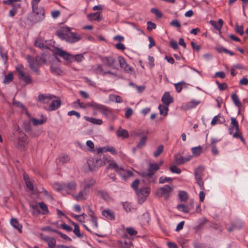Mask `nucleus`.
I'll return each mask as SVG.
<instances>
[{"label": "nucleus", "instance_id": "f257e3e1", "mask_svg": "<svg viewBox=\"0 0 248 248\" xmlns=\"http://www.w3.org/2000/svg\"><path fill=\"white\" fill-rule=\"evenodd\" d=\"M49 55L48 53H43L40 55H37L35 58L28 55L26 60L29 63L30 68L37 75L40 74L39 67L46 63L47 58Z\"/></svg>", "mask_w": 248, "mask_h": 248}, {"label": "nucleus", "instance_id": "f03ea898", "mask_svg": "<svg viewBox=\"0 0 248 248\" xmlns=\"http://www.w3.org/2000/svg\"><path fill=\"white\" fill-rule=\"evenodd\" d=\"M60 39L69 43H74L78 42L81 39V36L77 33L71 31V29L67 26L63 27L61 30L56 32Z\"/></svg>", "mask_w": 248, "mask_h": 248}, {"label": "nucleus", "instance_id": "7ed1b4c3", "mask_svg": "<svg viewBox=\"0 0 248 248\" xmlns=\"http://www.w3.org/2000/svg\"><path fill=\"white\" fill-rule=\"evenodd\" d=\"M52 52L56 55H59V56L70 62L75 61L77 62H80L84 58L83 55L81 54L73 56L72 54L68 53L66 51L58 47H54L52 50Z\"/></svg>", "mask_w": 248, "mask_h": 248}, {"label": "nucleus", "instance_id": "20e7f679", "mask_svg": "<svg viewBox=\"0 0 248 248\" xmlns=\"http://www.w3.org/2000/svg\"><path fill=\"white\" fill-rule=\"evenodd\" d=\"M87 105L92 108L93 109L98 110L107 118H112L114 116L112 109L106 106L97 104L93 101L87 103Z\"/></svg>", "mask_w": 248, "mask_h": 248}, {"label": "nucleus", "instance_id": "39448f33", "mask_svg": "<svg viewBox=\"0 0 248 248\" xmlns=\"http://www.w3.org/2000/svg\"><path fill=\"white\" fill-rule=\"evenodd\" d=\"M231 123L229 128V134L232 135L233 133L234 129H235V132L233 134V137L236 139H239L243 144H246V141L242 136V133L240 131L238 122L237 120L233 117L231 119Z\"/></svg>", "mask_w": 248, "mask_h": 248}, {"label": "nucleus", "instance_id": "423d86ee", "mask_svg": "<svg viewBox=\"0 0 248 248\" xmlns=\"http://www.w3.org/2000/svg\"><path fill=\"white\" fill-rule=\"evenodd\" d=\"M109 160L107 156H102L100 155L97 157L95 161H94L93 159L89 160L88 162V164L90 170L93 171L95 170L96 168L97 169L101 166L105 165L106 163Z\"/></svg>", "mask_w": 248, "mask_h": 248}, {"label": "nucleus", "instance_id": "0eeeda50", "mask_svg": "<svg viewBox=\"0 0 248 248\" xmlns=\"http://www.w3.org/2000/svg\"><path fill=\"white\" fill-rule=\"evenodd\" d=\"M30 207L32 209L31 213L33 216H37L39 214L46 215L49 213L47 205L43 202H39L38 205L31 204Z\"/></svg>", "mask_w": 248, "mask_h": 248}, {"label": "nucleus", "instance_id": "6e6552de", "mask_svg": "<svg viewBox=\"0 0 248 248\" xmlns=\"http://www.w3.org/2000/svg\"><path fill=\"white\" fill-rule=\"evenodd\" d=\"M99 58L104 66L112 69L118 70L117 60L113 56H100Z\"/></svg>", "mask_w": 248, "mask_h": 248}, {"label": "nucleus", "instance_id": "1a4fd4ad", "mask_svg": "<svg viewBox=\"0 0 248 248\" xmlns=\"http://www.w3.org/2000/svg\"><path fill=\"white\" fill-rule=\"evenodd\" d=\"M16 70L18 73V79L24 82V86L33 83L32 77L29 74H26L23 70L18 67H16Z\"/></svg>", "mask_w": 248, "mask_h": 248}, {"label": "nucleus", "instance_id": "9d476101", "mask_svg": "<svg viewBox=\"0 0 248 248\" xmlns=\"http://www.w3.org/2000/svg\"><path fill=\"white\" fill-rule=\"evenodd\" d=\"M172 190V187L170 186L166 185L157 189L156 191V195L159 197H164L165 200L167 201L170 198V193Z\"/></svg>", "mask_w": 248, "mask_h": 248}, {"label": "nucleus", "instance_id": "9b49d317", "mask_svg": "<svg viewBox=\"0 0 248 248\" xmlns=\"http://www.w3.org/2000/svg\"><path fill=\"white\" fill-rule=\"evenodd\" d=\"M163 164V161H160L158 163H154L150 164L148 172L144 174V177L148 179H151L153 175H154L155 172L158 170L160 167Z\"/></svg>", "mask_w": 248, "mask_h": 248}, {"label": "nucleus", "instance_id": "f8f14e48", "mask_svg": "<svg viewBox=\"0 0 248 248\" xmlns=\"http://www.w3.org/2000/svg\"><path fill=\"white\" fill-rule=\"evenodd\" d=\"M151 189L149 187L140 188L136 193L138 197V201L140 203H142L146 200L150 193Z\"/></svg>", "mask_w": 248, "mask_h": 248}, {"label": "nucleus", "instance_id": "ddd939ff", "mask_svg": "<svg viewBox=\"0 0 248 248\" xmlns=\"http://www.w3.org/2000/svg\"><path fill=\"white\" fill-rule=\"evenodd\" d=\"M32 12L34 14L35 22H41L45 18V10L42 7H37L36 9H32Z\"/></svg>", "mask_w": 248, "mask_h": 248}, {"label": "nucleus", "instance_id": "4468645a", "mask_svg": "<svg viewBox=\"0 0 248 248\" xmlns=\"http://www.w3.org/2000/svg\"><path fill=\"white\" fill-rule=\"evenodd\" d=\"M118 60L120 66V67L124 70L125 73L132 74L135 73L134 69L133 67L129 66L127 63L126 60L122 56H119Z\"/></svg>", "mask_w": 248, "mask_h": 248}, {"label": "nucleus", "instance_id": "2eb2a0df", "mask_svg": "<svg viewBox=\"0 0 248 248\" xmlns=\"http://www.w3.org/2000/svg\"><path fill=\"white\" fill-rule=\"evenodd\" d=\"M117 245L119 248H132L133 247L131 239H120L118 240Z\"/></svg>", "mask_w": 248, "mask_h": 248}, {"label": "nucleus", "instance_id": "dca6fc26", "mask_svg": "<svg viewBox=\"0 0 248 248\" xmlns=\"http://www.w3.org/2000/svg\"><path fill=\"white\" fill-rule=\"evenodd\" d=\"M28 139V136L24 132H21L17 140L18 147L23 149L25 147Z\"/></svg>", "mask_w": 248, "mask_h": 248}, {"label": "nucleus", "instance_id": "f3484780", "mask_svg": "<svg viewBox=\"0 0 248 248\" xmlns=\"http://www.w3.org/2000/svg\"><path fill=\"white\" fill-rule=\"evenodd\" d=\"M243 227V223L239 220H236L232 222L227 230L229 232H231L234 230H241Z\"/></svg>", "mask_w": 248, "mask_h": 248}, {"label": "nucleus", "instance_id": "a211bd4d", "mask_svg": "<svg viewBox=\"0 0 248 248\" xmlns=\"http://www.w3.org/2000/svg\"><path fill=\"white\" fill-rule=\"evenodd\" d=\"M102 215L106 219L110 220L115 219V214L114 211L108 208L103 210L101 212Z\"/></svg>", "mask_w": 248, "mask_h": 248}, {"label": "nucleus", "instance_id": "6ab92c4d", "mask_svg": "<svg viewBox=\"0 0 248 248\" xmlns=\"http://www.w3.org/2000/svg\"><path fill=\"white\" fill-rule=\"evenodd\" d=\"M193 202L191 201L189 205H186L184 204H180L177 206V209L185 213H188L191 209L193 208Z\"/></svg>", "mask_w": 248, "mask_h": 248}, {"label": "nucleus", "instance_id": "aec40b11", "mask_svg": "<svg viewBox=\"0 0 248 248\" xmlns=\"http://www.w3.org/2000/svg\"><path fill=\"white\" fill-rule=\"evenodd\" d=\"M161 101L164 105L169 106L170 104L173 102V98L170 96L169 92H166L162 96Z\"/></svg>", "mask_w": 248, "mask_h": 248}, {"label": "nucleus", "instance_id": "412c9836", "mask_svg": "<svg viewBox=\"0 0 248 248\" xmlns=\"http://www.w3.org/2000/svg\"><path fill=\"white\" fill-rule=\"evenodd\" d=\"M96 195L106 202H109L111 199L108 193L103 190H97L96 191Z\"/></svg>", "mask_w": 248, "mask_h": 248}, {"label": "nucleus", "instance_id": "4be33fe9", "mask_svg": "<svg viewBox=\"0 0 248 248\" xmlns=\"http://www.w3.org/2000/svg\"><path fill=\"white\" fill-rule=\"evenodd\" d=\"M55 97L56 96L53 95H47L44 94H40L38 96V100L40 102L45 104L47 103L49 101H50L53 98Z\"/></svg>", "mask_w": 248, "mask_h": 248}, {"label": "nucleus", "instance_id": "5701e85b", "mask_svg": "<svg viewBox=\"0 0 248 248\" xmlns=\"http://www.w3.org/2000/svg\"><path fill=\"white\" fill-rule=\"evenodd\" d=\"M61 101L59 100H52L49 104L47 110L51 111L57 109L61 105Z\"/></svg>", "mask_w": 248, "mask_h": 248}, {"label": "nucleus", "instance_id": "b1692460", "mask_svg": "<svg viewBox=\"0 0 248 248\" xmlns=\"http://www.w3.org/2000/svg\"><path fill=\"white\" fill-rule=\"evenodd\" d=\"M89 194V192L84 191V189L83 188L78 192V195L74 196V198L78 201L85 200L86 199V196Z\"/></svg>", "mask_w": 248, "mask_h": 248}, {"label": "nucleus", "instance_id": "393cba45", "mask_svg": "<svg viewBox=\"0 0 248 248\" xmlns=\"http://www.w3.org/2000/svg\"><path fill=\"white\" fill-rule=\"evenodd\" d=\"M191 159V156H188L187 157H185L182 156H179V157H177L176 155H175V161L177 165L184 164L185 163L189 161Z\"/></svg>", "mask_w": 248, "mask_h": 248}, {"label": "nucleus", "instance_id": "a878e982", "mask_svg": "<svg viewBox=\"0 0 248 248\" xmlns=\"http://www.w3.org/2000/svg\"><path fill=\"white\" fill-rule=\"evenodd\" d=\"M117 136L118 137H122L123 139L128 138L129 134L128 131L125 129H122L121 126H120L116 132Z\"/></svg>", "mask_w": 248, "mask_h": 248}, {"label": "nucleus", "instance_id": "bb28decb", "mask_svg": "<svg viewBox=\"0 0 248 248\" xmlns=\"http://www.w3.org/2000/svg\"><path fill=\"white\" fill-rule=\"evenodd\" d=\"M225 122V118L220 114L215 116L212 119L211 124L212 125H215L217 123L223 124Z\"/></svg>", "mask_w": 248, "mask_h": 248}, {"label": "nucleus", "instance_id": "cd10ccee", "mask_svg": "<svg viewBox=\"0 0 248 248\" xmlns=\"http://www.w3.org/2000/svg\"><path fill=\"white\" fill-rule=\"evenodd\" d=\"M77 185L76 183L72 181L69 182L66 184H63V187L64 188V190H75L77 188Z\"/></svg>", "mask_w": 248, "mask_h": 248}, {"label": "nucleus", "instance_id": "c85d7f7f", "mask_svg": "<svg viewBox=\"0 0 248 248\" xmlns=\"http://www.w3.org/2000/svg\"><path fill=\"white\" fill-rule=\"evenodd\" d=\"M88 18L91 21H98L101 20L100 18V13L96 12L94 13H91L87 16Z\"/></svg>", "mask_w": 248, "mask_h": 248}, {"label": "nucleus", "instance_id": "c756f323", "mask_svg": "<svg viewBox=\"0 0 248 248\" xmlns=\"http://www.w3.org/2000/svg\"><path fill=\"white\" fill-rule=\"evenodd\" d=\"M50 71L52 74L56 76H62L63 73L60 67L55 66L53 65H51Z\"/></svg>", "mask_w": 248, "mask_h": 248}, {"label": "nucleus", "instance_id": "7c9ffc66", "mask_svg": "<svg viewBox=\"0 0 248 248\" xmlns=\"http://www.w3.org/2000/svg\"><path fill=\"white\" fill-rule=\"evenodd\" d=\"M71 223L74 226L73 232L78 237L82 238L83 237V234L80 232L79 227L78 224L73 221H71Z\"/></svg>", "mask_w": 248, "mask_h": 248}, {"label": "nucleus", "instance_id": "2f4dec72", "mask_svg": "<svg viewBox=\"0 0 248 248\" xmlns=\"http://www.w3.org/2000/svg\"><path fill=\"white\" fill-rule=\"evenodd\" d=\"M11 224L20 232H22V226L20 225L16 218H12L10 221Z\"/></svg>", "mask_w": 248, "mask_h": 248}, {"label": "nucleus", "instance_id": "473e14b6", "mask_svg": "<svg viewBox=\"0 0 248 248\" xmlns=\"http://www.w3.org/2000/svg\"><path fill=\"white\" fill-rule=\"evenodd\" d=\"M119 175L122 177H123V178L124 180H126V179H127L128 178L133 176L134 174L132 172V171L131 170H125L123 168V172H121V173H119Z\"/></svg>", "mask_w": 248, "mask_h": 248}, {"label": "nucleus", "instance_id": "72a5a7b5", "mask_svg": "<svg viewBox=\"0 0 248 248\" xmlns=\"http://www.w3.org/2000/svg\"><path fill=\"white\" fill-rule=\"evenodd\" d=\"M108 168L110 169L111 170H114L115 171L117 172L119 174V173H121V172H123V168L119 167L118 165L116 162H113L112 163H110Z\"/></svg>", "mask_w": 248, "mask_h": 248}, {"label": "nucleus", "instance_id": "f704fd0d", "mask_svg": "<svg viewBox=\"0 0 248 248\" xmlns=\"http://www.w3.org/2000/svg\"><path fill=\"white\" fill-rule=\"evenodd\" d=\"M178 196L179 200L182 202H186L188 200V193L185 191H179Z\"/></svg>", "mask_w": 248, "mask_h": 248}, {"label": "nucleus", "instance_id": "c9c22d12", "mask_svg": "<svg viewBox=\"0 0 248 248\" xmlns=\"http://www.w3.org/2000/svg\"><path fill=\"white\" fill-rule=\"evenodd\" d=\"M231 98L233 103L239 108L242 107V103L239 100L238 95L235 93H232L231 95Z\"/></svg>", "mask_w": 248, "mask_h": 248}, {"label": "nucleus", "instance_id": "e433bc0d", "mask_svg": "<svg viewBox=\"0 0 248 248\" xmlns=\"http://www.w3.org/2000/svg\"><path fill=\"white\" fill-rule=\"evenodd\" d=\"M204 170L205 169L204 167L200 166L195 170L194 177H202Z\"/></svg>", "mask_w": 248, "mask_h": 248}, {"label": "nucleus", "instance_id": "4c0bfd02", "mask_svg": "<svg viewBox=\"0 0 248 248\" xmlns=\"http://www.w3.org/2000/svg\"><path fill=\"white\" fill-rule=\"evenodd\" d=\"M215 49L218 53H220L224 52V53L228 54L231 56L234 55V53L232 51H231L230 50L227 49V48H224L221 46L217 47H216Z\"/></svg>", "mask_w": 248, "mask_h": 248}, {"label": "nucleus", "instance_id": "58836bf2", "mask_svg": "<svg viewBox=\"0 0 248 248\" xmlns=\"http://www.w3.org/2000/svg\"><path fill=\"white\" fill-rule=\"evenodd\" d=\"M85 119L86 121L95 124L101 125L103 123V121L101 119H97L95 118L87 116L85 117Z\"/></svg>", "mask_w": 248, "mask_h": 248}, {"label": "nucleus", "instance_id": "ea45409f", "mask_svg": "<svg viewBox=\"0 0 248 248\" xmlns=\"http://www.w3.org/2000/svg\"><path fill=\"white\" fill-rule=\"evenodd\" d=\"M208 222V220L204 218H203L202 221L197 226L194 227V230L196 232H198L199 231L202 230L203 229V226L205 224Z\"/></svg>", "mask_w": 248, "mask_h": 248}, {"label": "nucleus", "instance_id": "a19ab883", "mask_svg": "<svg viewBox=\"0 0 248 248\" xmlns=\"http://www.w3.org/2000/svg\"><path fill=\"white\" fill-rule=\"evenodd\" d=\"M158 109L160 111V114L164 116H166L168 114L169 111L168 106H163L162 105H159Z\"/></svg>", "mask_w": 248, "mask_h": 248}, {"label": "nucleus", "instance_id": "79ce46f5", "mask_svg": "<svg viewBox=\"0 0 248 248\" xmlns=\"http://www.w3.org/2000/svg\"><path fill=\"white\" fill-rule=\"evenodd\" d=\"M24 179L26 185V186L31 191L34 189L33 185L31 181H30L29 177L27 175H24Z\"/></svg>", "mask_w": 248, "mask_h": 248}, {"label": "nucleus", "instance_id": "37998d69", "mask_svg": "<svg viewBox=\"0 0 248 248\" xmlns=\"http://www.w3.org/2000/svg\"><path fill=\"white\" fill-rule=\"evenodd\" d=\"M147 140V137L146 135H144L141 137L139 142L137 145V148H141L144 146L146 143Z\"/></svg>", "mask_w": 248, "mask_h": 248}, {"label": "nucleus", "instance_id": "c03bdc74", "mask_svg": "<svg viewBox=\"0 0 248 248\" xmlns=\"http://www.w3.org/2000/svg\"><path fill=\"white\" fill-rule=\"evenodd\" d=\"M11 6L12 8L9 12V16H10L13 17L16 14L17 10L20 7V5H14Z\"/></svg>", "mask_w": 248, "mask_h": 248}, {"label": "nucleus", "instance_id": "a18cd8bd", "mask_svg": "<svg viewBox=\"0 0 248 248\" xmlns=\"http://www.w3.org/2000/svg\"><path fill=\"white\" fill-rule=\"evenodd\" d=\"M202 150V148L201 146L193 147L191 149L193 154L197 156H199L201 154Z\"/></svg>", "mask_w": 248, "mask_h": 248}, {"label": "nucleus", "instance_id": "49530a36", "mask_svg": "<svg viewBox=\"0 0 248 248\" xmlns=\"http://www.w3.org/2000/svg\"><path fill=\"white\" fill-rule=\"evenodd\" d=\"M89 217H91V222L92 226L95 228H97L98 225L97 217L93 214H89Z\"/></svg>", "mask_w": 248, "mask_h": 248}, {"label": "nucleus", "instance_id": "de8ad7c7", "mask_svg": "<svg viewBox=\"0 0 248 248\" xmlns=\"http://www.w3.org/2000/svg\"><path fill=\"white\" fill-rule=\"evenodd\" d=\"M14 79V76L12 72H10L5 76L4 80L3 83L5 84H8L11 82Z\"/></svg>", "mask_w": 248, "mask_h": 248}, {"label": "nucleus", "instance_id": "09e8293b", "mask_svg": "<svg viewBox=\"0 0 248 248\" xmlns=\"http://www.w3.org/2000/svg\"><path fill=\"white\" fill-rule=\"evenodd\" d=\"M59 160L62 163H65L70 161V157L66 154H62L59 156Z\"/></svg>", "mask_w": 248, "mask_h": 248}, {"label": "nucleus", "instance_id": "8fccbe9b", "mask_svg": "<svg viewBox=\"0 0 248 248\" xmlns=\"http://www.w3.org/2000/svg\"><path fill=\"white\" fill-rule=\"evenodd\" d=\"M151 12L155 15L156 17L158 19L161 18L163 16V14L158 9L153 8L151 9Z\"/></svg>", "mask_w": 248, "mask_h": 248}, {"label": "nucleus", "instance_id": "3c124183", "mask_svg": "<svg viewBox=\"0 0 248 248\" xmlns=\"http://www.w3.org/2000/svg\"><path fill=\"white\" fill-rule=\"evenodd\" d=\"M22 0H3L2 1V3L3 4L13 6L14 5H20L21 6L20 3H15V2H21Z\"/></svg>", "mask_w": 248, "mask_h": 248}, {"label": "nucleus", "instance_id": "603ef678", "mask_svg": "<svg viewBox=\"0 0 248 248\" xmlns=\"http://www.w3.org/2000/svg\"><path fill=\"white\" fill-rule=\"evenodd\" d=\"M234 29L236 32L238 33L240 35H242L244 33L243 26H239L237 23L235 24Z\"/></svg>", "mask_w": 248, "mask_h": 248}, {"label": "nucleus", "instance_id": "864d4df0", "mask_svg": "<svg viewBox=\"0 0 248 248\" xmlns=\"http://www.w3.org/2000/svg\"><path fill=\"white\" fill-rule=\"evenodd\" d=\"M164 151V146L163 145H159L156 150L154 153V156L155 157H158Z\"/></svg>", "mask_w": 248, "mask_h": 248}, {"label": "nucleus", "instance_id": "5fc2aeb1", "mask_svg": "<svg viewBox=\"0 0 248 248\" xmlns=\"http://www.w3.org/2000/svg\"><path fill=\"white\" fill-rule=\"evenodd\" d=\"M216 83L217 85L218 88L220 91H224L228 88V86L226 82L220 83L218 81L216 80Z\"/></svg>", "mask_w": 248, "mask_h": 248}, {"label": "nucleus", "instance_id": "6e6d98bb", "mask_svg": "<svg viewBox=\"0 0 248 248\" xmlns=\"http://www.w3.org/2000/svg\"><path fill=\"white\" fill-rule=\"evenodd\" d=\"M202 177H195V179L196 181V183L200 187V188L203 190L204 189V182L202 181Z\"/></svg>", "mask_w": 248, "mask_h": 248}, {"label": "nucleus", "instance_id": "4d7b16f0", "mask_svg": "<svg viewBox=\"0 0 248 248\" xmlns=\"http://www.w3.org/2000/svg\"><path fill=\"white\" fill-rule=\"evenodd\" d=\"M173 181L172 178L170 177H167L161 176L159 179V184H164L166 182H168L171 183Z\"/></svg>", "mask_w": 248, "mask_h": 248}, {"label": "nucleus", "instance_id": "13d9d810", "mask_svg": "<svg viewBox=\"0 0 248 248\" xmlns=\"http://www.w3.org/2000/svg\"><path fill=\"white\" fill-rule=\"evenodd\" d=\"M34 45L35 46L42 49L44 47V41L41 38H38L35 40L34 42Z\"/></svg>", "mask_w": 248, "mask_h": 248}, {"label": "nucleus", "instance_id": "bf43d9fd", "mask_svg": "<svg viewBox=\"0 0 248 248\" xmlns=\"http://www.w3.org/2000/svg\"><path fill=\"white\" fill-rule=\"evenodd\" d=\"M46 119L38 120L35 118L32 119V122L34 125L43 124L46 122Z\"/></svg>", "mask_w": 248, "mask_h": 248}, {"label": "nucleus", "instance_id": "052dcab7", "mask_svg": "<svg viewBox=\"0 0 248 248\" xmlns=\"http://www.w3.org/2000/svg\"><path fill=\"white\" fill-rule=\"evenodd\" d=\"M184 81H181L174 84L177 93H180L183 89V85H185Z\"/></svg>", "mask_w": 248, "mask_h": 248}, {"label": "nucleus", "instance_id": "680f3d73", "mask_svg": "<svg viewBox=\"0 0 248 248\" xmlns=\"http://www.w3.org/2000/svg\"><path fill=\"white\" fill-rule=\"evenodd\" d=\"M140 180L138 179L135 180L131 184V187L136 192L140 189L138 188Z\"/></svg>", "mask_w": 248, "mask_h": 248}, {"label": "nucleus", "instance_id": "e2e57ef3", "mask_svg": "<svg viewBox=\"0 0 248 248\" xmlns=\"http://www.w3.org/2000/svg\"><path fill=\"white\" fill-rule=\"evenodd\" d=\"M125 231L127 233L131 236H135L137 235L138 233L137 231L132 227L126 228Z\"/></svg>", "mask_w": 248, "mask_h": 248}, {"label": "nucleus", "instance_id": "0e129e2a", "mask_svg": "<svg viewBox=\"0 0 248 248\" xmlns=\"http://www.w3.org/2000/svg\"><path fill=\"white\" fill-rule=\"evenodd\" d=\"M170 170L172 173L180 174L181 172V170L175 165H172L170 167Z\"/></svg>", "mask_w": 248, "mask_h": 248}, {"label": "nucleus", "instance_id": "69168bd1", "mask_svg": "<svg viewBox=\"0 0 248 248\" xmlns=\"http://www.w3.org/2000/svg\"><path fill=\"white\" fill-rule=\"evenodd\" d=\"M13 104L14 105H15L17 108H21L22 109H26L25 106L23 104L21 103L19 101L16 100L15 99H14L13 100Z\"/></svg>", "mask_w": 248, "mask_h": 248}, {"label": "nucleus", "instance_id": "338daca9", "mask_svg": "<svg viewBox=\"0 0 248 248\" xmlns=\"http://www.w3.org/2000/svg\"><path fill=\"white\" fill-rule=\"evenodd\" d=\"M156 28V25L155 23L152 22V21L147 22V30H148L149 31H151L153 29H155Z\"/></svg>", "mask_w": 248, "mask_h": 248}, {"label": "nucleus", "instance_id": "774afa93", "mask_svg": "<svg viewBox=\"0 0 248 248\" xmlns=\"http://www.w3.org/2000/svg\"><path fill=\"white\" fill-rule=\"evenodd\" d=\"M211 227L215 230H217L218 231L219 233L222 232L223 231V228L221 225L217 223H214L211 226Z\"/></svg>", "mask_w": 248, "mask_h": 248}]
</instances>
